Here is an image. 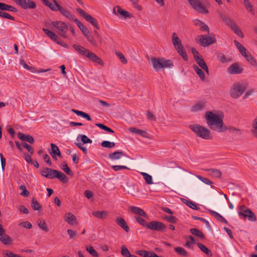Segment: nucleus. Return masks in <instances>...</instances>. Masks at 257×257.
<instances>
[{
  "mask_svg": "<svg viewBox=\"0 0 257 257\" xmlns=\"http://www.w3.org/2000/svg\"><path fill=\"white\" fill-rule=\"evenodd\" d=\"M242 217L245 219H247L251 222L256 221V218L255 215L250 209L247 208L244 205H242Z\"/></svg>",
  "mask_w": 257,
  "mask_h": 257,
  "instance_id": "nucleus-11",
  "label": "nucleus"
},
{
  "mask_svg": "<svg viewBox=\"0 0 257 257\" xmlns=\"http://www.w3.org/2000/svg\"><path fill=\"white\" fill-rule=\"evenodd\" d=\"M196 177L206 184L211 185L213 184V182L207 178H204L199 175H196Z\"/></svg>",
  "mask_w": 257,
  "mask_h": 257,
  "instance_id": "nucleus-56",
  "label": "nucleus"
},
{
  "mask_svg": "<svg viewBox=\"0 0 257 257\" xmlns=\"http://www.w3.org/2000/svg\"><path fill=\"white\" fill-rule=\"evenodd\" d=\"M86 250L88 251L91 255L98 257V254L97 251L94 249L93 246H86Z\"/></svg>",
  "mask_w": 257,
  "mask_h": 257,
  "instance_id": "nucleus-49",
  "label": "nucleus"
},
{
  "mask_svg": "<svg viewBox=\"0 0 257 257\" xmlns=\"http://www.w3.org/2000/svg\"><path fill=\"white\" fill-rule=\"evenodd\" d=\"M165 219H166L169 222L176 223L177 222V218L174 216H166Z\"/></svg>",
  "mask_w": 257,
  "mask_h": 257,
  "instance_id": "nucleus-64",
  "label": "nucleus"
},
{
  "mask_svg": "<svg viewBox=\"0 0 257 257\" xmlns=\"http://www.w3.org/2000/svg\"><path fill=\"white\" fill-rule=\"evenodd\" d=\"M205 118L207 125L214 131L222 133L227 130L224 125L222 118L211 111H207L205 113Z\"/></svg>",
  "mask_w": 257,
  "mask_h": 257,
  "instance_id": "nucleus-1",
  "label": "nucleus"
},
{
  "mask_svg": "<svg viewBox=\"0 0 257 257\" xmlns=\"http://www.w3.org/2000/svg\"><path fill=\"white\" fill-rule=\"evenodd\" d=\"M141 174L143 176L147 184H152L153 183L152 177L151 175L144 172H142Z\"/></svg>",
  "mask_w": 257,
  "mask_h": 257,
  "instance_id": "nucleus-46",
  "label": "nucleus"
},
{
  "mask_svg": "<svg viewBox=\"0 0 257 257\" xmlns=\"http://www.w3.org/2000/svg\"><path fill=\"white\" fill-rule=\"evenodd\" d=\"M64 220L69 224L74 225L76 223L75 216L71 213H66L64 216Z\"/></svg>",
  "mask_w": 257,
  "mask_h": 257,
  "instance_id": "nucleus-26",
  "label": "nucleus"
},
{
  "mask_svg": "<svg viewBox=\"0 0 257 257\" xmlns=\"http://www.w3.org/2000/svg\"><path fill=\"white\" fill-rule=\"evenodd\" d=\"M0 17L3 18H6L11 20H15V18L9 14L2 11H0Z\"/></svg>",
  "mask_w": 257,
  "mask_h": 257,
  "instance_id": "nucleus-54",
  "label": "nucleus"
},
{
  "mask_svg": "<svg viewBox=\"0 0 257 257\" xmlns=\"http://www.w3.org/2000/svg\"><path fill=\"white\" fill-rule=\"evenodd\" d=\"M172 43L177 50V52L182 56L183 59L188 60V57L184 48L181 44V41L175 33L172 34Z\"/></svg>",
  "mask_w": 257,
  "mask_h": 257,
  "instance_id": "nucleus-6",
  "label": "nucleus"
},
{
  "mask_svg": "<svg viewBox=\"0 0 257 257\" xmlns=\"http://www.w3.org/2000/svg\"><path fill=\"white\" fill-rule=\"evenodd\" d=\"M123 155V152L121 151H115L113 153L109 154V157L112 160H117L120 159Z\"/></svg>",
  "mask_w": 257,
  "mask_h": 257,
  "instance_id": "nucleus-40",
  "label": "nucleus"
},
{
  "mask_svg": "<svg viewBox=\"0 0 257 257\" xmlns=\"http://www.w3.org/2000/svg\"><path fill=\"white\" fill-rule=\"evenodd\" d=\"M195 61L197 63V64L202 69H203L207 74L209 73V70L206 65L205 61L202 58V56L200 57H197L196 58Z\"/></svg>",
  "mask_w": 257,
  "mask_h": 257,
  "instance_id": "nucleus-27",
  "label": "nucleus"
},
{
  "mask_svg": "<svg viewBox=\"0 0 257 257\" xmlns=\"http://www.w3.org/2000/svg\"><path fill=\"white\" fill-rule=\"evenodd\" d=\"M78 141L81 140L83 144L91 143L92 140L88 138V137L84 135H79L77 138Z\"/></svg>",
  "mask_w": 257,
  "mask_h": 257,
  "instance_id": "nucleus-42",
  "label": "nucleus"
},
{
  "mask_svg": "<svg viewBox=\"0 0 257 257\" xmlns=\"http://www.w3.org/2000/svg\"><path fill=\"white\" fill-rule=\"evenodd\" d=\"M209 212L211 213V215H213L217 220H220L222 222H224L226 223H227V221L226 220V219L218 213L211 210H209Z\"/></svg>",
  "mask_w": 257,
  "mask_h": 257,
  "instance_id": "nucleus-41",
  "label": "nucleus"
},
{
  "mask_svg": "<svg viewBox=\"0 0 257 257\" xmlns=\"http://www.w3.org/2000/svg\"><path fill=\"white\" fill-rule=\"evenodd\" d=\"M132 2L135 8L137 9L138 11H141L142 8L141 6L138 5L139 0H129Z\"/></svg>",
  "mask_w": 257,
  "mask_h": 257,
  "instance_id": "nucleus-63",
  "label": "nucleus"
},
{
  "mask_svg": "<svg viewBox=\"0 0 257 257\" xmlns=\"http://www.w3.org/2000/svg\"><path fill=\"white\" fill-rule=\"evenodd\" d=\"M73 47L82 56H86L89 51L88 49L76 44H74Z\"/></svg>",
  "mask_w": 257,
  "mask_h": 257,
  "instance_id": "nucleus-31",
  "label": "nucleus"
},
{
  "mask_svg": "<svg viewBox=\"0 0 257 257\" xmlns=\"http://www.w3.org/2000/svg\"><path fill=\"white\" fill-rule=\"evenodd\" d=\"M72 111L74 113H75L77 115L81 116L83 118H85L86 119H87L88 120H91V117L90 116V115L88 114H87L83 111H79V110H76L74 109H72Z\"/></svg>",
  "mask_w": 257,
  "mask_h": 257,
  "instance_id": "nucleus-37",
  "label": "nucleus"
},
{
  "mask_svg": "<svg viewBox=\"0 0 257 257\" xmlns=\"http://www.w3.org/2000/svg\"><path fill=\"white\" fill-rule=\"evenodd\" d=\"M1 162V168L3 172L5 170V168L6 164V159L4 157L2 154H0Z\"/></svg>",
  "mask_w": 257,
  "mask_h": 257,
  "instance_id": "nucleus-62",
  "label": "nucleus"
},
{
  "mask_svg": "<svg viewBox=\"0 0 257 257\" xmlns=\"http://www.w3.org/2000/svg\"><path fill=\"white\" fill-rule=\"evenodd\" d=\"M16 3L24 9H33L36 7L35 3L30 0H17Z\"/></svg>",
  "mask_w": 257,
  "mask_h": 257,
  "instance_id": "nucleus-13",
  "label": "nucleus"
},
{
  "mask_svg": "<svg viewBox=\"0 0 257 257\" xmlns=\"http://www.w3.org/2000/svg\"><path fill=\"white\" fill-rule=\"evenodd\" d=\"M195 41L201 46L205 47L215 43L216 39L214 37L198 35L196 37Z\"/></svg>",
  "mask_w": 257,
  "mask_h": 257,
  "instance_id": "nucleus-7",
  "label": "nucleus"
},
{
  "mask_svg": "<svg viewBox=\"0 0 257 257\" xmlns=\"http://www.w3.org/2000/svg\"><path fill=\"white\" fill-rule=\"evenodd\" d=\"M115 221L125 232H128L130 231V228L123 218L120 217H117Z\"/></svg>",
  "mask_w": 257,
  "mask_h": 257,
  "instance_id": "nucleus-21",
  "label": "nucleus"
},
{
  "mask_svg": "<svg viewBox=\"0 0 257 257\" xmlns=\"http://www.w3.org/2000/svg\"><path fill=\"white\" fill-rule=\"evenodd\" d=\"M190 231L194 235L198 236L201 238H204V234L200 230H199L198 229L191 228L190 229Z\"/></svg>",
  "mask_w": 257,
  "mask_h": 257,
  "instance_id": "nucleus-44",
  "label": "nucleus"
},
{
  "mask_svg": "<svg viewBox=\"0 0 257 257\" xmlns=\"http://www.w3.org/2000/svg\"><path fill=\"white\" fill-rule=\"evenodd\" d=\"M137 253L143 257H149L150 251L148 252L145 250H140L137 251Z\"/></svg>",
  "mask_w": 257,
  "mask_h": 257,
  "instance_id": "nucleus-61",
  "label": "nucleus"
},
{
  "mask_svg": "<svg viewBox=\"0 0 257 257\" xmlns=\"http://www.w3.org/2000/svg\"><path fill=\"white\" fill-rule=\"evenodd\" d=\"M115 54L122 63L126 64L127 63V60L121 52H116Z\"/></svg>",
  "mask_w": 257,
  "mask_h": 257,
  "instance_id": "nucleus-58",
  "label": "nucleus"
},
{
  "mask_svg": "<svg viewBox=\"0 0 257 257\" xmlns=\"http://www.w3.org/2000/svg\"><path fill=\"white\" fill-rule=\"evenodd\" d=\"M22 145L23 147L26 148L31 154L33 155L34 153V151L33 147L30 145L27 144L26 143H23L22 144Z\"/></svg>",
  "mask_w": 257,
  "mask_h": 257,
  "instance_id": "nucleus-57",
  "label": "nucleus"
},
{
  "mask_svg": "<svg viewBox=\"0 0 257 257\" xmlns=\"http://www.w3.org/2000/svg\"><path fill=\"white\" fill-rule=\"evenodd\" d=\"M0 241L4 244H9L12 241V238L5 233V230L0 224Z\"/></svg>",
  "mask_w": 257,
  "mask_h": 257,
  "instance_id": "nucleus-16",
  "label": "nucleus"
},
{
  "mask_svg": "<svg viewBox=\"0 0 257 257\" xmlns=\"http://www.w3.org/2000/svg\"><path fill=\"white\" fill-rule=\"evenodd\" d=\"M190 128L198 137L203 139L210 140L212 138L210 131L206 127L198 124H194L190 125Z\"/></svg>",
  "mask_w": 257,
  "mask_h": 257,
  "instance_id": "nucleus-5",
  "label": "nucleus"
},
{
  "mask_svg": "<svg viewBox=\"0 0 257 257\" xmlns=\"http://www.w3.org/2000/svg\"><path fill=\"white\" fill-rule=\"evenodd\" d=\"M194 25L196 26L199 27L201 31H206L208 34L209 33V29L208 27L203 22L199 21V20L196 19L194 20Z\"/></svg>",
  "mask_w": 257,
  "mask_h": 257,
  "instance_id": "nucleus-28",
  "label": "nucleus"
},
{
  "mask_svg": "<svg viewBox=\"0 0 257 257\" xmlns=\"http://www.w3.org/2000/svg\"><path fill=\"white\" fill-rule=\"evenodd\" d=\"M92 214L97 218L102 219L107 216L108 213L106 211H95L92 212Z\"/></svg>",
  "mask_w": 257,
  "mask_h": 257,
  "instance_id": "nucleus-33",
  "label": "nucleus"
},
{
  "mask_svg": "<svg viewBox=\"0 0 257 257\" xmlns=\"http://www.w3.org/2000/svg\"><path fill=\"white\" fill-rule=\"evenodd\" d=\"M197 245L198 247L200 249V250L207 256L209 257L212 256L213 254L211 251L209 249H208L205 245L200 242L197 243Z\"/></svg>",
  "mask_w": 257,
  "mask_h": 257,
  "instance_id": "nucleus-30",
  "label": "nucleus"
},
{
  "mask_svg": "<svg viewBox=\"0 0 257 257\" xmlns=\"http://www.w3.org/2000/svg\"><path fill=\"white\" fill-rule=\"evenodd\" d=\"M129 131L130 132L133 133L137 134L144 138H148V137L146 135L147 134V133L145 131L140 130L134 127L129 128Z\"/></svg>",
  "mask_w": 257,
  "mask_h": 257,
  "instance_id": "nucleus-32",
  "label": "nucleus"
},
{
  "mask_svg": "<svg viewBox=\"0 0 257 257\" xmlns=\"http://www.w3.org/2000/svg\"><path fill=\"white\" fill-rule=\"evenodd\" d=\"M87 58H88L90 60L92 61L93 62L96 63L99 65H103V63L102 62L101 59L96 56L94 53L88 51V53L86 54V56Z\"/></svg>",
  "mask_w": 257,
  "mask_h": 257,
  "instance_id": "nucleus-19",
  "label": "nucleus"
},
{
  "mask_svg": "<svg viewBox=\"0 0 257 257\" xmlns=\"http://www.w3.org/2000/svg\"><path fill=\"white\" fill-rule=\"evenodd\" d=\"M186 240L187 241L185 244V246L189 248H193L192 244L195 243L196 242L194 238L192 236L189 235L186 237Z\"/></svg>",
  "mask_w": 257,
  "mask_h": 257,
  "instance_id": "nucleus-39",
  "label": "nucleus"
},
{
  "mask_svg": "<svg viewBox=\"0 0 257 257\" xmlns=\"http://www.w3.org/2000/svg\"><path fill=\"white\" fill-rule=\"evenodd\" d=\"M38 225L39 227L42 229L43 231L45 232L48 231V229L47 226V224L44 220L39 219L38 222Z\"/></svg>",
  "mask_w": 257,
  "mask_h": 257,
  "instance_id": "nucleus-45",
  "label": "nucleus"
},
{
  "mask_svg": "<svg viewBox=\"0 0 257 257\" xmlns=\"http://www.w3.org/2000/svg\"><path fill=\"white\" fill-rule=\"evenodd\" d=\"M188 2L192 9L198 13L205 15L209 13L205 6L199 0H188Z\"/></svg>",
  "mask_w": 257,
  "mask_h": 257,
  "instance_id": "nucleus-8",
  "label": "nucleus"
},
{
  "mask_svg": "<svg viewBox=\"0 0 257 257\" xmlns=\"http://www.w3.org/2000/svg\"><path fill=\"white\" fill-rule=\"evenodd\" d=\"M52 25L58 30V33L60 36L64 38H67L66 33L68 27L65 23L62 21H53L52 22Z\"/></svg>",
  "mask_w": 257,
  "mask_h": 257,
  "instance_id": "nucleus-10",
  "label": "nucleus"
},
{
  "mask_svg": "<svg viewBox=\"0 0 257 257\" xmlns=\"http://www.w3.org/2000/svg\"><path fill=\"white\" fill-rule=\"evenodd\" d=\"M148 228L157 231H164L166 226L162 222L157 221H152L148 223Z\"/></svg>",
  "mask_w": 257,
  "mask_h": 257,
  "instance_id": "nucleus-12",
  "label": "nucleus"
},
{
  "mask_svg": "<svg viewBox=\"0 0 257 257\" xmlns=\"http://www.w3.org/2000/svg\"><path fill=\"white\" fill-rule=\"evenodd\" d=\"M227 71L231 74H239L241 73V69L239 68L238 63H234L227 68Z\"/></svg>",
  "mask_w": 257,
  "mask_h": 257,
  "instance_id": "nucleus-20",
  "label": "nucleus"
},
{
  "mask_svg": "<svg viewBox=\"0 0 257 257\" xmlns=\"http://www.w3.org/2000/svg\"><path fill=\"white\" fill-rule=\"evenodd\" d=\"M205 107V103L203 102H198L194 104L191 107L192 111H198L202 110L204 109Z\"/></svg>",
  "mask_w": 257,
  "mask_h": 257,
  "instance_id": "nucleus-34",
  "label": "nucleus"
},
{
  "mask_svg": "<svg viewBox=\"0 0 257 257\" xmlns=\"http://www.w3.org/2000/svg\"><path fill=\"white\" fill-rule=\"evenodd\" d=\"M240 93L241 84L239 82L234 83L230 90V95L234 98H237L239 96Z\"/></svg>",
  "mask_w": 257,
  "mask_h": 257,
  "instance_id": "nucleus-14",
  "label": "nucleus"
},
{
  "mask_svg": "<svg viewBox=\"0 0 257 257\" xmlns=\"http://www.w3.org/2000/svg\"><path fill=\"white\" fill-rule=\"evenodd\" d=\"M135 218L136 221L139 223L140 225L144 227H148V223L140 216H135Z\"/></svg>",
  "mask_w": 257,
  "mask_h": 257,
  "instance_id": "nucleus-50",
  "label": "nucleus"
},
{
  "mask_svg": "<svg viewBox=\"0 0 257 257\" xmlns=\"http://www.w3.org/2000/svg\"><path fill=\"white\" fill-rule=\"evenodd\" d=\"M193 68L195 72L198 74L200 79L202 81L205 80V74L203 71L200 69L196 65H193Z\"/></svg>",
  "mask_w": 257,
  "mask_h": 257,
  "instance_id": "nucleus-38",
  "label": "nucleus"
},
{
  "mask_svg": "<svg viewBox=\"0 0 257 257\" xmlns=\"http://www.w3.org/2000/svg\"><path fill=\"white\" fill-rule=\"evenodd\" d=\"M43 31L45 32V33L52 40L56 42L59 44L62 45V43H61V41L59 37L55 34L54 32L51 31L50 30L43 28Z\"/></svg>",
  "mask_w": 257,
  "mask_h": 257,
  "instance_id": "nucleus-18",
  "label": "nucleus"
},
{
  "mask_svg": "<svg viewBox=\"0 0 257 257\" xmlns=\"http://www.w3.org/2000/svg\"><path fill=\"white\" fill-rule=\"evenodd\" d=\"M42 176L49 179L57 178L63 183L68 181L67 177L61 172L49 168H44L40 171Z\"/></svg>",
  "mask_w": 257,
  "mask_h": 257,
  "instance_id": "nucleus-2",
  "label": "nucleus"
},
{
  "mask_svg": "<svg viewBox=\"0 0 257 257\" xmlns=\"http://www.w3.org/2000/svg\"><path fill=\"white\" fill-rule=\"evenodd\" d=\"M67 232L70 238L72 239L76 237L77 232L76 231H74L71 229H68Z\"/></svg>",
  "mask_w": 257,
  "mask_h": 257,
  "instance_id": "nucleus-60",
  "label": "nucleus"
},
{
  "mask_svg": "<svg viewBox=\"0 0 257 257\" xmlns=\"http://www.w3.org/2000/svg\"><path fill=\"white\" fill-rule=\"evenodd\" d=\"M19 226H23V227L26 228L28 229H30L32 227V224L27 221L20 223L19 224Z\"/></svg>",
  "mask_w": 257,
  "mask_h": 257,
  "instance_id": "nucleus-59",
  "label": "nucleus"
},
{
  "mask_svg": "<svg viewBox=\"0 0 257 257\" xmlns=\"http://www.w3.org/2000/svg\"><path fill=\"white\" fill-rule=\"evenodd\" d=\"M32 207L34 210H39L41 208V205L35 198L32 199Z\"/></svg>",
  "mask_w": 257,
  "mask_h": 257,
  "instance_id": "nucleus-47",
  "label": "nucleus"
},
{
  "mask_svg": "<svg viewBox=\"0 0 257 257\" xmlns=\"http://www.w3.org/2000/svg\"><path fill=\"white\" fill-rule=\"evenodd\" d=\"M219 16L221 19V20L229 27L231 28L232 30L237 35L240 36V31L239 30V27L233 23L231 20L227 16L223 15V14L220 13L219 14Z\"/></svg>",
  "mask_w": 257,
  "mask_h": 257,
  "instance_id": "nucleus-9",
  "label": "nucleus"
},
{
  "mask_svg": "<svg viewBox=\"0 0 257 257\" xmlns=\"http://www.w3.org/2000/svg\"><path fill=\"white\" fill-rule=\"evenodd\" d=\"M182 201L186 205H187L190 208L194 209V210H197L198 207L196 204L193 203L192 201H188L184 198H181Z\"/></svg>",
  "mask_w": 257,
  "mask_h": 257,
  "instance_id": "nucleus-43",
  "label": "nucleus"
},
{
  "mask_svg": "<svg viewBox=\"0 0 257 257\" xmlns=\"http://www.w3.org/2000/svg\"><path fill=\"white\" fill-rule=\"evenodd\" d=\"M20 189L23 191L20 193V195L21 196H24V197H27L29 195V192L27 190L26 187L24 185H22L20 186Z\"/></svg>",
  "mask_w": 257,
  "mask_h": 257,
  "instance_id": "nucleus-55",
  "label": "nucleus"
},
{
  "mask_svg": "<svg viewBox=\"0 0 257 257\" xmlns=\"http://www.w3.org/2000/svg\"><path fill=\"white\" fill-rule=\"evenodd\" d=\"M61 168L67 175H72V171L70 168L68 166L66 163L63 162L61 165Z\"/></svg>",
  "mask_w": 257,
  "mask_h": 257,
  "instance_id": "nucleus-48",
  "label": "nucleus"
},
{
  "mask_svg": "<svg viewBox=\"0 0 257 257\" xmlns=\"http://www.w3.org/2000/svg\"><path fill=\"white\" fill-rule=\"evenodd\" d=\"M113 13L115 15L119 14L124 16L125 18H131L132 17V14L129 13L126 11L123 10L120 6H115L113 8Z\"/></svg>",
  "mask_w": 257,
  "mask_h": 257,
  "instance_id": "nucleus-17",
  "label": "nucleus"
},
{
  "mask_svg": "<svg viewBox=\"0 0 257 257\" xmlns=\"http://www.w3.org/2000/svg\"><path fill=\"white\" fill-rule=\"evenodd\" d=\"M252 125V133L255 137L257 138V117L254 119Z\"/></svg>",
  "mask_w": 257,
  "mask_h": 257,
  "instance_id": "nucleus-52",
  "label": "nucleus"
},
{
  "mask_svg": "<svg viewBox=\"0 0 257 257\" xmlns=\"http://www.w3.org/2000/svg\"><path fill=\"white\" fill-rule=\"evenodd\" d=\"M0 11H7L9 12H17V10L14 7L7 5L5 3H0Z\"/></svg>",
  "mask_w": 257,
  "mask_h": 257,
  "instance_id": "nucleus-29",
  "label": "nucleus"
},
{
  "mask_svg": "<svg viewBox=\"0 0 257 257\" xmlns=\"http://www.w3.org/2000/svg\"><path fill=\"white\" fill-rule=\"evenodd\" d=\"M121 254L124 257H130L131 255L128 249L124 245L121 247Z\"/></svg>",
  "mask_w": 257,
  "mask_h": 257,
  "instance_id": "nucleus-53",
  "label": "nucleus"
},
{
  "mask_svg": "<svg viewBox=\"0 0 257 257\" xmlns=\"http://www.w3.org/2000/svg\"><path fill=\"white\" fill-rule=\"evenodd\" d=\"M174 250L178 254L184 257H187L189 255L188 252L182 247H176Z\"/></svg>",
  "mask_w": 257,
  "mask_h": 257,
  "instance_id": "nucleus-35",
  "label": "nucleus"
},
{
  "mask_svg": "<svg viewBox=\"0 0 257 257\" xmlns=\"http://www.w3.org/2000/svg\"><path fill=\"white\" fill-rule=\"evenodd\" d=\"M130 209L131 211L137 215L143 216L144 217H148L147 214L141 208L136 206H131Z\"/></svg>",
  "mask_w": 257,
  "mask_h": 257,
  "instance_id": "nucleus-23",
  "label": "nucleus"
},
{
  "mask_svg": "<svg viewBox=\"0 0 257 257\" xmlns=\"http://www.w3.org/2000/svg\"><path fill=\"white\" fill-rule=\"evenodd\" d=\"M206 171L210 172V175L215 178H220L221 176V172L219 170L215 169H207L205 170Z\"/></svg>",
  "mask_w": 257,
  "mask_h": 257,
  "instance_id": "nucleus-36",
  "label": "nucleus"
},
{
  "mask_svg": "<svg viewBox=\"0 0 257 257\" xmlns=\"http://www.w3.org/2000/svg\"><path fill=\"white\" fill-rule=\"evenodd\" d=\"M41 1L43 2L44 4L49 7L51 10L53 11H59L63 16L69 20L74 19V16L71 14V13L59 5L56 0H53V3L50 2L49 0Z\"/></svg>",
  "mask_w": 257,
  "mask_h": 257,
  "instance_id": "nucleus-3",
  "label": "nucleus"
},
{
  "mask_svg": "<svg viewBox=\"0 0 257 257\" xmlns=\"http://www.w3.org/2000/svg\"><path fill=\"white\" fill-rule=\"evenodd\" d=\"M51 147L52 152H50V154L54 159H57L56 156H58L59 157H62L59 149L55 144H51Z\"/></svg>",
  "mask_w": 257,
  "mask_h": 257,
  "instance_id": "nucleus-24",
  "label": "nucleus"
},
{
  "mask_svg": "<svg viewBox=\"0 0 257 257\" xmlns=\"http://www.w3.org/2000/svg\"><path fill=\"white\" fill-rule=\"evenodd\" d=\"M18 138L23 141H27L30 144H33L34 142L33 137L29 135H25L22 133H19Z\"/></svg>",
  "mask_w": 257,
  "mask_h": 257,
  "instance_id": "nucleus-25",
  "label": "nucleus"
},
{
  "mask_svg": "<svg viewBox=\"0 0 257 257\" xmlns=\"http://www.w3.org/2000/svg\"><path fill=\"white\" fill-rule=\"evenodd\" d=\"M150 62L156 71H158L163 68H171L173 66V62L171 60H168L164 58L152 57L150 60Z\"/></svg>",
  "mask_w": 257,
  "mask_h": 257,
  "instance_id": "nucleus-4",
  "label": "nucleus"
},
{
  "mask_svg": "<svg viewBox=\"0 0 257 257\" xmlns=\"http://www.w3.org/2000/svg\"><path fill=\"white\" fill-rule=\"evenodd\" d=\"M76 11L80 14V16H82L87 21L91 23L95 18H93L90 15L88 14L82 9L80 8H77Z\"/></svg>",
  "mask_w": 257,
  "mask_h": 257,
  "instance_id": "nucleus-22",
  "label": "nucleus"
},
{
  "mask_svg": "<svg viewBox=\"0 0 257 257\" xmlns=\"http://www.w3.org/2000/svg\"><path fill=\"white\" fill-rule=\"evenodd\" d=\"M101 146L106 148H112L114 147L115 144L114 142H110L107 141H104L101 144Z\"/></svg>",
  "mask_w": 257,
  "mask_h": 257,
  "instance_id": "nucleus-51",
  "label": "nucleus"
},
{
  "mask_svg": "<svg viewBox=\"0 0 257 257\" xmlns=\"http://www.w3.org/2000/svg\"><path fill=\"white\" fill-rule=\"evenodd\" d=\"M242 56L246 59L250 64L255 67L257 66V63L254 58L243 46H242Z\"/></svg>",
  "mask_w": 257,
  "mask_h": 257,
  "instance_id": "nucleus-15",
  "label": "nucleus"
}]
</instances>
